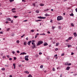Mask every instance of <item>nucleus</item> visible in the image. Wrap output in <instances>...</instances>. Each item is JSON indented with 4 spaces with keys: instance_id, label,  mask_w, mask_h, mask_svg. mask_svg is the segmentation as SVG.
Segmentation results:
<instances>
[{
    "instance_id": "1",
    "label": "nucleus",
    "mask_w": 77,
    "mask_h": 77,
    "mask_svg": "<svg viewBox=\"0 0 77 77\" xmlns=\"http://www.w3.org/2000/svg\"><path fill=\"white\" fill-rule=\"evenodd\" d=\"M61 20H63V17L60 16H59L57 17V20L59 21Z\"/></svg>"
},
{
    "instance_id": "2",
    "label": "nucleus",
    "mask_w": 77,
    "mask_h": 77,
    "mask_svg": "<svg viewBox=\"0 0 77 77\" xmlns=\"http://www.w3.org/2000/svg\"><path fill=\"white\" fill-rule=\"evenodd\" d=\"M43 41H38V43H37L38 44H37V46H38L39 45H40L42 44H43Z\"/></svg>"
},
{
    "instance_id": "3",
    "label": "nucleus",
    "mask_w": 77,
    "mask_h": 77,
    "mask_svg": "<svg viewBox=\"0 0 77 77\" xmlns=\"http://www.w3.org/2000/svg\"><path fill=\"white\" fill-rule=\"evenodd\" d=\"M24 54H26V53L25 52L21 53V54H20V55H24Z\"/></svg>"
},
{
    "instance_id": "4",
    "label": "nucleus",
    "mask_w": 77,
    "mask_h": 77,
    "mask_svg": "<svg viewBox=\"0 0 77 77\" xmlns=\"http://www.w3.org/2000/svg\"><path fill=\"white\" fill-rule=\"evenodd\" d=\"M70 69V67L69 66H67V67L66 68V70H68H68H69V69Z\"/></svg>"
},
{
    "instance_id": "5",
    "label": "nucleus",
    "mask_w": 77,
    "mask_h": 77,
    "mask_svg": "<svg viewBox=\"0 0 77 77\" xmlns=\"http://www.w3.org/2000/svg\"><path fill=\"white\" fill-rule=\"evenodd\" d=\"M31 42H32V41H29V42H28V45H30V43H31Z\"/></svg>"
},
{
    "instance_id": "6",
    "label": "nucleus",
    "mask_w": 77,
    "mask_h": 77,
    "mask_svg": "<svg viewBox=\"0 0 77 77\" xmlns=\"http://www.w3.org/2000/svg\"><path fill=\"white\" fill-rule=\"evenodd\" d=\"M35 47H36V46L35 45H32V48H35Z\"/></svg>"
},
{
    "instance_id": "7",
    "label": "nucleus",
    "mask_w": 77,
    "mask_h": 77,
    "mask_svg": "<svg viewBox=\"0 0 77 77\" xmlns=\"http://www.w3.org/2000/svg\"><path fill=\"white\" fill-rule=\"evenodd\" d=\"M7 20H8V21H11V19L10 18H7Z\"/></svg>"
},
{
    "instance_id": "8",
    "label": "nucleus",
    "mask_w": 77,
    "mask_h": 77,
    "mask_svg": "<svg viewBox=\"0 0 77 77\" xmlns=\"http://www.w3.org/2000/svg\"><path fill=\"white\" fill-rule=\"evenodd\" d=\"M73 34H74L75 36V37H76V36H77V34L75 32Z\"/></svg>"
},
{
    "instance_id": "9",
    "label": "nucleus",
    "mask_w": 77,
    "mask_h": 77,
    "mask_svg": "<svg viewBox=\"0 0 77 77\" xmlns=\"http://www.w3.org/2000/svg\"><path fill=\"white\" fill-rule=\"evenodd\" d=\"M25 73H26V74H29V72H28L27 71H26L24 72Z\"/></svg>"
},
{
    "instance_id": "10",
    "label": "nucleus",
    "mask_w": 77,
    "mask_h": 77,
    "mask_svg": "<svg viewBox=\"0 0 77 77\" xmlns=\"http://www.w3.org/2000/svg\"><path fill=\"white\" fill-rule=\"evenodd\" d=\"M45 16H46V17H48V16H50V15L46 13V15H45Z\"/></svg>"
},
{
    "instance_id": "11",
    "label": "nucleus",
    "mask_w": 77,
    "mask_h": 77,
    "mask_svg": "<svg viewBox=\"0 0 77 77\" xmlns=\"http://www.w3.org/2000/svg\"><path fill=\"white\" fill-rule=\"evenodd\" d=\"M13 66L14 67V69H15L16 66H15V63L13 64Z\"/></svg>"
},
{
    "instance_id": "12",
    "label": "nucleus",
    "mask_w": 77,
    "mask_h": 77,
    "mask_svg": "<svg viewBox=\"0 0 77 77\" xmlns=\"http://www.w3.org/2000/svg\"><path fill=\"white\" fill-rule=\"evenodd\" d=\"M48 45V44L47 43H45L44 44V46H47V45Z\"/></svg>"
},
{
    "instance_id": "13",
    "label": "nucleus",
    "mask_w": 77,
    "mask_h": 77,
    "mask_svg": "<svg viewBox=\"0 0 77 77\" xmlns=\"http://www.w3.org/2000/svg\"><path fill=\"white\" fill-rule=\"evenodd\" d=\"M40 6H44V4H41L40 5Z\"/></svg>"
},
{
    "instance_id": "14",
    "label": "nucleus",
    "mask_w": 77,
    "mask_h": 77,
    "mask_svg": "<svg viewBox=\"0 0 77 77\" xmlns=\"http://www.w3.org/2000/svg\"><path fill=\"white\" fill-rule=\"evenodd\" d=\"M24 44L25 45H27V42H25Z\"/></svg>"
},
{
    "instance_id": "15",
    "label": "nucleus",
    "mask_w": 77,
    "mask_h": 77,
    "mask_svg": "<svg viewBox=\"0 0 77 77\" xmlns=\"http://www.w3.org/2000/svg\"><path fill=\"white\" fill-rule=\"evenodd\" d=\"M37 18H39V19H42V17H41V16L38 17H37Z\"/></svg>"
},
{
    "instance_id": "16",
    "label": "nucleus",
    "mask_w": 77,
    "mask_h": 77,
    "mask_svg": "<svg viewBox=\"0 0 77 77\" xmlns=\"http://www.w3.org/2000/svg\"><path fill=\"white\" fill-rule=\"evenodd\" d=\"M14 18H17L18 17V16H14Z\"/></svg>"
},
{
    "instance_id": "17",
    "label": "nucleus",
    "mask_w": 77,
    "mask_h": 77,
    "mask_svg": "<svg viewBox=\"0 0 77 77\" xmlns=\"http://www.w3.org/2000/svg\"><path fill=\"white\" fill-rule=\"evenodd\" d=\"M25 60H26V61H28V60H29V59H28V58H25Z\"/></svg>"
},
{
    "instance_id": "18",
    "label": "nucleus",
    "mask_w": 77,
    "mask_h": 77,
    "mask_svg": "<svg viewBox=\"0 0 77 77\" xmlns=\"http://www.w3.org/2000/svg\"><path fill=\"white\" fill-rule=\"evenodd\" d=\"M36 13H39V11L38 10H37L36 11Z\"/></svg>"
},
{
    "instance_id": "19",
    "label": "nucleus",
    "mask_w": 77,
    "mask_h": 77,
    "mask_svg": "<svg viewBox=\"0 0 77 77\" xmlns=\"http://www.w3.org/2000/svg\"><path fill=\"white\" fill-rule=\"evenodd\" d=\"M9 1L11 3V2H14V0H9Z\"/></svg>"
},
{
    "instance_id": "20",
    "label": "nucleus",
    "mask_w": 77,
    "mask_h": 77,
    "mask_svg": "<svg viewBox=\"0 0 77 77\" xmlns=\"http://www.w3.org/2000/svg\"><path fill=\"white\" fill-rule=\"evenodd\" d=\"M11 11H15V8H13L12 10Z\"/></svg>"
},
{
    "instance_id": "21",
    "label": "nucleus",
    "mask_w": 77,
    "mask_h": 77,
    "mask_svg": "<svg viewBox=\"0 0 77 77\" xmlns=\"http://www.w3.org/2000/svg\"><path fill=\"white\" fill-rule=\"evenodd\" d=\"M70 16H74V14L73 13H72L71 14H70Z\"/></svg>"
},
{
    "instance_id": "22",
    "label": "nucleus",
    "mask_w": 77,
    "mask_h": 77,
    "mask_svg": "<svg viewBox=\"0 0 77 77\" xmlns=\"http://www.w3.org/2000/svg\"><path fill=\"white\" fill-rule=\"evenodd\" d=\"M29 55H27L25 57V58H28L29 57Z\"/></svg>"
},
{
    "instance_id": "23",
    "label": "nucleus",
    "mask_w": 77,
    "mask_h": 77,
    "mask_svg": "<svg viewBox=\"0 0 77 77\" xmlns=\"http://www.w3.org/2000/svg\"><path fill=\"white\" fill-rule=\"evenodd\" d=\"M59 45V43H56V46H58V45Z\"/></svg>"
},
{
    "instance_id": "24",
    "label": "nucleus",
    "mask_w": 77,
    "mask_h": 77,
    "mask_svg": "<svg viewBox=\"0 0 77 77\" xmlns=\"http://www.w3.org/2000/svg\"><path fill=\"white\" fill-rule=\"evenodd\" d=\"M17 44H19V43H20V41H19V40H17Z\"/></svg>"
},
{
    "instance_id": "25",
    "label": "nucleus",
    "mask_w": 77,
    "mask_h": 77,
    "mask_svg": "<svg viewBox=\"0 0 77 77\" xmlns=\"http://www.w3.org/2000/svg\"><path fill=\"white\" fill-rule=\"evenodd\" d=\"M2 71H5V68H2Z\"/></svg>"
},
{
    "instance_id": "26",
    "label": "nucleus",
    "mask_w": 77,
    "mask_h": 77,
    "mask_svg": "<svg viewBox=\"0 0 77 77\" xmlns=\"http://www.w3.org/2000/svg\"><path fill=\"white\" fill-rule=\"evenodd\" d=\"M49 9H47L46 10H45V12H46V11H49Z\"/></svg>"
},
{
    "instance_id": "27",
    "label": "nucleus",
    "mask_w": 77,
    "mask_h": 77,
    "mask_svg": "<svg viewBox=\"0 0 77 77\" xmlns=\"http://www.w3.org/2000/svg\"><path fill=\"white\" fill-rule=\"evenodd\" d=\"M68 47H71V45H68Z\"/></svg>"
},
{
    "instance_id": "28",
    "label": "nucleus",
    "mask_w": 77,
    "mask_h": 77,
    "mask_svg": "<svg viewBox=\"0 0 77 77\" xmlns=\"http://www.w3.org/2000/svg\"><path fill=\"white\" fill-rule=\"evenodd\" d=\"M28 77H32V75H31L30 74L28 76Z\"/></svg>"
},
{
    "instance_id": "29",
    "label": "nucleus",
    "mask_w": 77,
    "mask_h": 77,
    "mask_svg": "<svg viewBox=\"0 0 77 77\" xmlns=\"http://www.w3.org/2000/svg\"><path fill=\"white\" fill-rule=\"evenodd\" d=\"M45 18H46V17H42V19H45Z\"/></svg>"
},
{
    "instance_id": "30",
    "label": "nucleus",
    "mask_w": 77,
    "mask_h": 77,
    "mask_svg": "<svg viewBox=\"0 0 77 77\" xmlns=\"http://www.w3.org/2000/svg\"><path fill=\"white\" fill-rule=\"evenodd\" d=\"M71 65V63H68V66H69V65Z\"/></svg>"
},
{
    "instance_id": "31",
    "label": "nucleus",
    "mask_w": 77,
    "mask_h": 77,
    "mask_svg": "<svg viewBox=\"0 0 77 77\" xmlns=\"http://www.w3.org/2000/svg\"><path fill=\"white\" fill-rule=\"evenodd\" d=\"M40 68H43V65H41L40 67Z\"/></svg>"
},
{
    "instance_id": "32",
    "label": "nucleus",
    "mask_w": 77,
    "mask_h": 77,
    "mask_svg": "<svg viewBox=\"0 0 77 77\" xmlns=\"http://www.w3.org/2000/svg\"><path fill=\"white\" fill-rule=\"evenodd\" d=\"M72 39V37H70L69 38V40H70Z\"/></svg>"
},
{
    "instance_id": "33",
    "label": "nucleus",
    "mask_w": 77,
    "mask_h": 77,
    "mask_svg": "<svg viewBox=\"0 0 77 77\" xmlns=\"http://www.w3.org/2000/svg\"><path fill=\"white\" fill-rule=\"evenodd\" d=\"M71 26H72L73 27H74V24H73V23H71Z\"/></svg>"
},
{
    "instance_id": "34",
    "label": "nucleus",
    "mask_w": 77,
    "mask_h": 77,
    "mask_svg": "<svg viewBox=\"0 0 77 77\" xmlns=\"http://www.w3.org/2000/svg\"><path fill=\"white\" fill-rule=\"evenodd\" d=\"M65 55V54L63 53L61 54V56H63Z\"/></svg>"
},
{
    "instance_id": "35",
    "label": "nucleus",
    "mask_w": 77,
    "mask_h": 77,
    "mask_svg": "<svg viewBox=\"0 0 77 77\" xmlns=\"http://www.w3.org/2000/svg\"><path fill=\"white\" fill-rule=\"evenodd\" d=\"M12 53L13 54H15V52L14 51H12Z\"/></svg>"
},
{
    "instance_id": "36",
    "label": "nucleus",
    "mask_w": 77,
    "mask_h": 77,
    "mask_svg": "<svg viewBox=\"0 0 77 77\" xmlns=\"http://www.w3.org/2000/svg\"><path fill=\"white\" fill-rule=\"evenodd\" d=\"M68 63H65V65H68Z\"/></svg>"
},
{
    "instance_id": "37",
    "label": "nucleus",
    "mask_w": 77,
    "mask_h": 77,
    "mask_svg": "<svg viewBox=\"0 0 77 77\" xmlns=\"http://www.w3.org/2000/svg\"><path fill=\"white\" fill-rule=\"evenodd\" d=\"M58 50H59L58 48H56L55 49V51H57Z\"/></svg>"
},
{
    "instance_id": "38",
    "label": "nucleus",
    "mask_w": 77,
    "mask_h": 77,
    "mask_svg": "<svg viewBox=\"0 0 77 77\" xmlns=\"http://www.w3.org/2000/svg\"><path fill=\"white\" fill-rule=\"evenodd\" d=\"M31 31L32 32H34V30L32 29L31 30Z\"/></svg>"
},
{
    "instance_id": "39",
    "label": "nucleus",
    "mask_w": 77,
    "mask_h": 77,
    "mask_svg": "<svg viewBox=\"0 0 77 77\" xmlns=\"http://www.w3.org/2000/svg\"><path fill=\"white\" fill-rule=\"evenodd\" d=\"M41 35H45V33L42 34Z\"/></svg>"
},
{
    "instance_id": "40",
    "label": "nucleus",
    "mask_w": 77,
    "mask_h": 77,
    "mask_svg": "<svg viewBox=\"0 0 77 77\" xmlns=\"http://www.w3.org/2000/svg\"><path fill=\"white\" fill-rule=\"evenodd\" d=\"M53 71H55V69H54V68L53 69Z\"/></svg>"
},
{
    "instance_id": "41",
    "label": "nucleus",
    "mask_w": 77,
    "mask_h": 77,
    "mask_svg": "<svg viewBox=\"0 0 77 77\" xmlns=\"http://www.w3.org/2000/svg\"><path fill=\"white\" fill-rule=\"evenodd\" d=\"M3 59H5V58L6 57L5 56H4L3 57Z\"/></svg>"
},
{
    "instance_id": "42",
    "label": "nucleus",
    "mask_w": 77,
    "mask_h": 77,
    "mask_svg": "<svg viewBox=\"0 0 77 77\" xmlns=\"http://www.w3.org/2000/svg\"><path fill=\"white\" fill-rule=\"evenodd\" d=\"M19 67H21V66H22L21 65H19Z\"/></svg>"
},
{
    "instance_id": "43",
    "label": "nucleus",
    "mask_w": 77,
    "mask_h": 77,
    "mask_svg": "<svg viewBox=\"0 0 77 77\" xmlns=\"http://www.w3.org/2000/svg\"><path fill=\"white\" fill-rule=\"evenodd\" d=\"M47 33L48 34H50V32L49 31H48Z\"/></svg>"
},
{
    "instance_id": "44",
    "label": "nucleus",
    "mask_w": 77,
    "mask_h": 77,
    "mask_svg": "<svg viewBox=\"0 0 77 77\" xmlns=\"http://www.w3.org/2000/svg\"><path fill=\"white\" fill-rule=\"evenodd\" d=\"M39 54L40 55V54H42V52H39Z\"/></svg>"
},
{
    "instance_id": "45",
    "label": "nucleus",
    "mask_w": 77,
    "mask_h": 77,
    "mask_svg": "<svg viewBox=\"0 0 77 77\" xmlns=\"http://www.w3.org/2000/svg\"><path fill=\"white\" fill-rule=\"evenodd\" d=\"M17 53H20V51H17Z\"/></svg>"
},
{
    "instance_id": "46",
    "label": "nucleus",
    "mask_w": 77,
    "mask_h": 77,
    "mask_svg": "<svg viewBox=\"0 0 77 77\" xmlns=\"http://www.w3.org/2000/svg\"><path fill=\"white\" fill-rule=\"evenodd\" d=\"M74 54V53L73 52H72L71 53V55H73V54Z\"/></svg>"
},
{
    "instance_id": "47",
    "label": "nucleus",
    "mask_w": 77,
    "mask_h": 77,
    "mask_svg": "<svg viewBox=\"0 0 77 77\" xmlns=\"http://www.w3.org/2000/svg\"><path fill=\"white\" fill-rule=\"evenodd\" d=\"M33 6H34V7H35V3L33 4Z\"/></svg>"
},
{
    "instance_id": "48",
    "label": "nucleus",
    "mask_w": 77,
    "mask_h": 77,
    "mask_svg": "<svg viewBox=\"0 0 77 77\" xmlns=\"http://www.w3.org/2000/svg\"><path fill=\"white\" fill-rule=\"evenodd\" d=\"M52 27L53 29H54V28H55V27L53 26H52Z\"/></svg>"
},
{
    "instance_id": "49",
    "label": "nucleus",
    "mask_w": 77,
    "mask_h": 77,
    "mask_svg": "<svg viewBox=\"0 0 77 77\" xmlns=\"http://www.w3.org/2000/svg\"><path fill=\"white\" fill-rule=\"evenodd\" d=\"M7 57H8V58H9L10 57H9V55H7Z\"/></svg>"
},
{
    "instance_id": "50",
    "label": "nucleus",
    "mask_w": 77,
    "mask_h": 77,
    "mask_svg": "<svg viewBox=\"0 0 77 77\" xmlns=\"http://www.w3.org/2000/svg\"><path fill=\"white\" fill-rule=\"evenodd\" d=\"M32 45H35V43H34L33 42H32Z\"/></svg>"
},
{
    "instance_id": "51",
    "label": "nucleus",
    "mask_w": 77,
    "mask_h": 77,
    "mask_svg": "<svg viewBox=\"0 0 77 77\" xmlns=\"http://www.w3.org/2000/svg\"><path fill=\"white\" fill-rule=\"evenodd\" d=\"M9 30H10V28H8L7 29V31L8 32L9 31Z\"/></svg>"
},
{
    "instance_id": "52",
    "label": "nucleus",
    "mask_w": 77,
    "mask_h": 77,
    "mask_svg": "<svg viewBox=\"0 0 77 77\" xmlns=\"http://www.w3.org/2000/svg\"><path fill=\"white\" fill-rule=\"evenodd\" d=\"M57 54L55 55L54 56V57H57Z\"/></svg>"
},
{
    "instance_id": "53",
    "label": "nucleus",
    "mask_w": 77,
    "mask_h": 77,
    "mask_svg": "<svg viewBox=\"0 0 77 77\" xmlns=\"http://www.w3.org/2000/svg\"><path fill=\"white\" fill-rule=\"evenodd\" d=\"M9 60H12V58H10L9 59Z\"/></svg>"
},
{
    "instance_id": "54",
    "label": "nucleus",
    "mask_w": 77,
    "mask_h": 77,
    "mask_svg": "<svg viewBox=\"0 0 77 77\" xmlns=\"http://www.w3.org/2000/svg\"><path fill=\"white\" fill-rule=\"evenodd\" d=\"M0 33H1V34H3V32H0Z\"/></svg>"
},
{
    "instance_id": "55",
    "label": "nucleus",
    "mask_w": 77,
    "mask_h": 77,
    "mask_svg": "<svg viewBox=\"0 0 77 77\" xmlns=\"http://www.w3.org/2000/svg\"><path fill=\"white\" fill-rule=\"evenodd\" d=\"M37 37H38V35H35V38H37Z\"/></svg>"
},
{
    "instance_id": "56",
    "label": "nucleus",
    "mask_w": 77,
    "mask_h": 77,
    "mask_svg": "<svg viewBox=\"0 0 77 77\" xmlns=\"http://www.w3.org/2000/svg\"><path fill=\"white\" fill-rule=\"evenodd\" d=\"M22 2H26V1L25 0H22Z\"/></svg>"
},
{
    "instance_id": "57",
    "label": "nucleus",
    "mask_w": 77,
    "mask_h": 77,
    "mask_svg": "<svg viewBox=\"0 0 77 77\" xmlns=\"http://www.w3.org/2000/svg\"><path fill=\"white\" fill-rule=\"evenodd\" d=\"M5 66L7 67H8V65H5Z\"/></svg>"
},
{
    "instance_id": "58",
    "label": "nucleus",
    "mask_w": 77,
    "mask_h": 77,
    "mask_svg": "<svg viewBox=\"0 0 77 77\" xmlns=\"http://www.w3.org/2000/svg\"><path fill=\"white\" fill-rule=\"evenodd\" d=\"M50 22V23H53V21L52 20H51Z\"/></svg>"
},
{
    "instance_id": "59",
    "label": "nucleus",
    "mask_w": 77,
    "mask_h": 77,
    "mask_svg": "<svg viewBox=\"0 0 77 77\" xmlns=\"http://www.w3.org/2000/svg\"><path fill=\"white\" fill-rule=\"evenodd\" d=\"M11 23H13V20H11Z\"/></svg>"
},
{
    "instance_id": "60",
    "label": "nucleus",
    "mask_w": 77,
    "mask_h": 77,
    "mask_svg": "<svg viewBox=\"0 0 77 77\" xmlns=\"http://www.w3.org/2000/svg\"><path fill=\"white\" fill-rule=\"evenodd\" d=\"M75 11H76V12H77V8L75 9Z\"/></svg>"
},
{
    "instance_id": "61",
    "label": "nucleus",
    "mask_w": 77,
    "mask_h": 77,
    "mask_svg": "<svg viewBox=\"0 0 77 77\" xmlns=\"http://www.w3.org/2000/svg\"><path fill=\"white\" fill-rule=\"evenodd\" d=\"M27 21V20H24L23 21H24V22H26Z\"/></svg>"
},
{
    "instance_id": "62",
    "label": "nucleus",
    "mask_w": 77,
    "mask_h": 77,
    "mask_svg": "<svg viewBox=\"0 0 77 77\" xmlns=\"http://www.w3.org/2000/svg\"><path fill=\"white\" fill-rule=\"evenodd\" d=\"M14 60H15V59H16V57H14Z\"/></svg>"
},
{
    "instance_id": "63",
    "label": "nucleus",
    "mask_w": 77,
    "mask_h": 77,
    "mask_svg": "<svg viewBox=\"0 0 77 77\" xmlns=\"http://www.w3.org/2000/svg\"><path fill=\"white\" fill-rule=\"evenodd\" d=\"M38 21H41L42 20H38Z\"/></svg>"
},
{
    "instance_id": "64",
    "label": "nucleus",
    "mask_w": 77,
    "mask_h": 77,
    "mask_svg": "<svg viewBox=\"0 0 77 77\" xmlns=\"http://www.w3.org/2000/svg\"><path fill=\"white\" fill-rule=\"evenodd\" d=\"M10 77H12V75H10Z\"/></svg>"
}]
</instances>
